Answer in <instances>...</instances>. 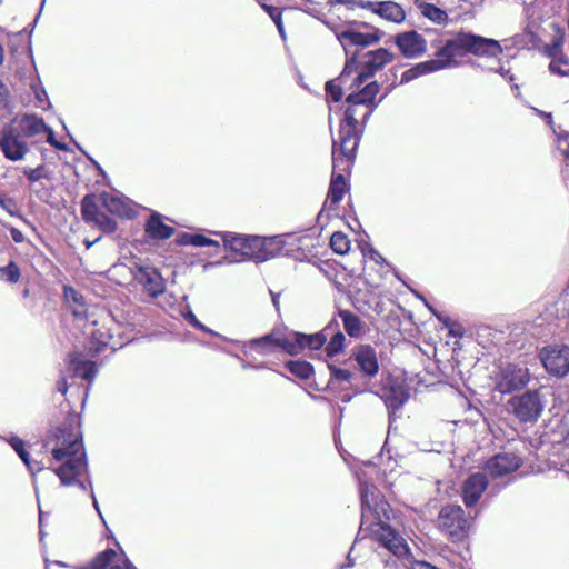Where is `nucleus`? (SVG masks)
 Returning <instances> with one entry per match:
<instances>
[{
  "label": "nucleus",
  "mask_w": 569,
  "mask_h": 569,
  "mask_svg": "<svg viewBox=\"0 0 569 569\" xmlns=\"http://www.w3.org/2000/svg\"><path fill=\"white\" fill-rule=\"evenodd\" d=\"M16 122L17 118H13L0 129V150L3 157L12 162L22 160L30 150L19 128H16Z\"/></svg>",
  "instance_id": "11"
},
{
  "label": "nucleus",
  "mask_w": 569,
  "mask_h": 569,
  "mask_svg": "<svg viewBox=\"0 0 569 569\" xmlns=\"http://www.w3.org/2000/svg\"><path fill=\"white\" fill-rule=\"evenodd\" d=\"M80 206L82 219L88 223H93L98 216L101 214V211L99 210L96 202V196L93 193L86 194L82 198Z\"/></svg>",
  "instance_id": "34"
},
{
  "label": "nucleus",
  "mask_w": 569,
  "mask_h": 569,
  "mask_svg": "<svg viewBox=\"0 0 569 569\" xmlns=\"http://www.w3.org/2000/svg\"><path fill=\"white\" fill-rule=\"evenodd\" d=\"M0 207L6 210L11 217H17V202L13 198L0 194Z\"/></svg>",
  "instance_id": "47"
},
{
  "label": "nucleus",
  "mask_w": 569,
  "mask_h": 569,
  "mask_svg": "<svg viewBox=\"0 0 569 569\" xmlns=\"http://www.w3.org/2000/svg\"><path fill=\"white\" fill-rule=\"evenodd\" d=\"M359 247L363 257H367L373 260L375 262L378 261L379 259H382L380 252L376 250L370 242H360Z\"/></svg>",
  "instance_id": "45"
},
{
  "label": "nucleus",
  "mask_w": 569,
  "mask_h": 569,
  "mask_svg": "<svg viewBox=\"0 0 569 569\" xmlns=\"http://www.w3.org/2000/svg\"><path fill=\"white\" fill-rule=\"evenodd\" d=\"M8 229L10 231L12 240L16 243H22L24 241V236L19 229H17L16 227H12V226H10Z\"/></svg>",
  "instance_id": "55"
},
{
  "label": "nucleus",
  "mask_w": 569,
  "mask_h": 569,
  "mask_svg": "<svg viewBox=\"0 0 569 569\" xmlns=\"http://www.w3.org/2000/svg\"><path fill=\"white\" fill-rule=\"evenodd\" d=\"M193 247H198V248L216 247V248H219L220 243H219V241H217L214 239H211L209 237H206L202 233H196L194 246Z\"/></svg>",
  "instance_id": "48"
},
{
  "label": "nucleus",
  "mask_w": 569,
  "mask_h": 569,
  "mask_svg": "<svg viewBox=\"0 0 569 569\" xmlns=\"http://www.w3.org/2000/svg\"><path fill=\"white\" fill-rule=\"evenodd\" d=\"M183 319L194 329L200 328L201 321L197 318V316L193 313L192 309L188 306L182 312H181Z\"/></svg>",
  "instance_id": "51"
},
{
  "label": "nucleus",
  "mask_w": 569,
  "mask_h": 569,
  "mask_svg": "<svg viewBox=\"0 0 569 569\" xmlns=\"http://www.w3.org/2000/svg\"><path fill=\"white\" fill-rule=\"evenodd\" d=\"M194 237L196 233L182 232L177 237L176 241L179 246H194Z\"/></svg>",
  "instance_id": "53"
},
{
  "label": "nucleus",
  "mask_w": 569,
  "mask_h": 569,
  "mask_svg": "<svg viewBox=\"0 0 569 569\" xmlns=\"http://www.w3.org/2000/svg\"><path fill=\"white\" fill-rule=\"evenodd\" d=\"M338 316L342 321L345 331L351 338H357L362 333L363 323L361 319L350 310L340 309Z\"/></svg>",
  "instance_id": "31"
},
{
  "label": "nucleus",
  "mask_w": 569,
  "mask_h": 569,
  "mask_svg": "<svg viewBox=\"0 0 569 569\" xmlns=\"http://www.w3.org/2000/svg\"><path fill=\"white\" fill-rule=\"evenodd\" d=\"M0 438L10 445V447L14 450L23 465L27 467L28 471L32 476V485L36 490V495H38L36 473L42 471L44 466L41 462L31 459L29 451L26 449V442L20 437L11 435L8 438L2 436H0ZM37 499L39 500V496H37Z\"/></svg>",
  "instance_id": "23"
},
{
  "label": "nucleus",
  "mask_w": 569,
  "mask_h": 569,
  "mask_svg": "<svg viewBox=\"0 0 569 569\" xmlns=\"http://www.w3.org/2000/svg\"><path fill=\"white\" fill-rule=\"evenodd\" d=\"M357 127L352 109L345 110L338 139L332 138V173H342L343 177L350 173L362 137V130Z\"/></svg>",
  "instance_id": "3"
},
{
  "label": "nucleus",
  "mask_w": 569,
  "mask_h": 569,
  "mask_svg": "<svg viewBox=\"0 0 569 569\" xmlns=\"http://www.w3.org/2000/svg\"><path fill=\"white\" fill-rule=\"evenodd\" d=\"M488 488L487 476L482 472L471 473L462 486V500L467 508L475 507Z\"/></svg>",
  "instance_id": "22"
},
{
  "label": "nucleus",
  "mask_w": 569,
  "mask_h": 569,
  "mask_svg": "<svg viewBox=\"0 0 569 569\" xmlns=\"http://www.w3.org/2000/svg\"><path fill=\"white\" fill-rule=\"evenodd\" d=\"M336 36L345 50L346 58H348L352 53L350 51L351 47L365 48L378 43L381 40L383 32L378 28H372L371 32L363 33L352 27H348L340 32H337Z\"/></svg>",
  "instance_id": "17"
},
{
  "label": "nucleus",
  "mask_w": 569,
  "mask_h": 569,
  "mask_svg": "<svg viewBox=\"0 0 569 569\" xmlns=\"http://www.w3.org/2000/svg\"><path fill=\"white\" fill-rule=\"evenodd\" d=\"M42 133H46V142L49 143L51 147H54L58 143V140L56 139V133L50 126L47 124V129H44Z\"/></svg>",
  "instance_id": "54"
},
{
  "label": "nucleus",
  "mask_w": 569,
  "mask_h": 569,
  "mask_svg": "<svg viewBox=\"0 0 569 569\" xmlns=\"http://www.w3.org/2000/svg\"><path fill=\"white\" fill-rule=\"evenodd\" d=\"M401 66H395L392 68L389 69L388 73L386 74V79L388 81V84H391V82L396 79H397V72H398V69L400 68Z\"/></svg>",
  "instance_id": "63"
},
{
  "label": "nucleus",
  "mask_w": 569,
  "mask_h": 569,
  "mask_svg": "<svg viewBox=\"0 0 569 569\" xmlns=\"http://www.w3.org/2000/svg\"><path fill=\"white\" fill-rule=\"evenodd\" d=\"M13 106L10 101V93L8 87L0 80V109L7 113L12 112Z\"/></svg>",
  "instance_id": "44"
},
{
  "label": "nucleus",
  "mask_w": 569,
  "mask_h": 569,
  "mask_svg": "<svg viewBox=\"0 0 569 569\" xmlns=\"http://www.w3.org/2000/svg\"><path fill=\"white\" fill-rule=\"evenodd\" d=\"M521 466V459L513 452H501L491 457L486 462V470L492 477H502L518 470Z\"/></svg>",
  "instance_id": "21"
},
{
  "label": "nucleus",
  "mask_w": 569,
  "mask_h": 569,
  "mask_svg": "<svg viewBox=\"0 0 569 569\" xmlns=\"http://www.w3.org/2000/svg\"><path fill=\"white\" fill-rule=\"evenodd\" d=\"M68 359L69 369L74 377H80L89 383L93 382L98 373V367L94 361L86 359L79 352L69 353Z\"/></svg>",
  "instance_id": "26"
},
{
  "label": "nucleus",
  "mask_w": 569,
  "mask_h": 569,
  "mask_svg": "<svg viewBox=\"0 0 569 569\" xmlns=\"http://www.w3.org/2000/svg\"><path fill=\"white\" fill-rule=\"evenodd\" d=\"M329 335H331V337L328 343L326 342L325 345V352L327 357L333 358L345 350L346 337L340 330V326L338 329H331Z\"/></svg>",
  "instance_id": "32"
},
{
  "label": "nucleus",
  "mask_w": 569,
  "mask_h": 569,
  "mask_svg": "<svg viewBox=\"0 0 569 569\" xmlns=\"http://www.w3.org/2000/svg\"><path fill=\"white\" fill-rule=\"evenodd\" d=\"M129 270L134 281L141 284L151 298H157L166 292V280L156 267L133 256L129 261Z\"/></svg>",
  "instance_id": "8"
},
{
  "label": "nucleus",
  "mask_w": 569,
  "mask_h": 569,
  "mask_svg": "<svg viewBox=\"0 0 569 569\" xmlns=\"http://www.w3.org/2000/svg\"><path fill=\"white\" fill-rule=\"evenodd\" d=\"M51 566H54V567H58L59 569H70V566L64 563L63 561H60V560H56V561H49L48 559L46 560V569H51L50 567Z\"/></svg>",
  "instance_id": "62"
},
{
  "label": "nucleus",
  "mask_w": 569,
  "mask_h": 569,
  "mask_svg": "<svg viewBox=\"0 0 569 569\" xmlns=\"http://www.w3.org/2000/svg\"><path fill=\"white\" fill-rule=\"evenodd\" d=\"M16 128H19L26 139L41 134L47 129V123L36 113H24L19 120L17 119Z\"/></svg>",
  "instance_id": "28"
},
{
  "label": "nucleus",
  "mask_w": 569,
  "mask_h": 569,
  "mask_svg": "<svg viewBox=\"0 0 569 569\" xmlns=\"http://www.w3.org/2000/svg\"><path fill=\"white\" fill-rule=\"evenodd\" d=\"M261 8L266 13H268L270 19L274 22V24L277 22H280V20L282 19V12L278 7L268 3H261Z\"/></svg>",
  "instance_id": "49"
},
{
  "label": "nucleus",
  "mask_w": 569,
  "mask_h": 569,
  "mask_svg": "<svg viewBox=\"0 0 569 569\" xmlns=\"http://www.w3.org/2000/svg\"><path fill=\"white\" fill-rule=\"evenodd\" d=\"M530 381V372L527 367L508 363L497 375L496 390L502 395H511L523 389Z\"/></svg>",
  "instance_id": "14"
},
{
  "label": "nucleus",
  "mask_w": 569,
  "mask_h": 569,
  "mask_svg": "<svg viewBox=\"0 0 569 569\" xmlns=\"http://www.w3.org/2000/svg\"><path fill=\"white\" fill-rule=\"evenodd\" d=\"M546 389L539 387L515 395L508 400L510 412L523 423L538 421L546 407Z\"/></svg>",
  "instance_id": "6"
},
{
  "label": "nucleus",
  "mask_w": 569,
  "mask_h": 569,
  "mask_svg": "<svg viewBox=\"0 0 569 569\" xmlns=\"http://www.w3.org/2000/svg\"><path fill=\"white\" fill-rule=\"evenodd\" d=\"M437 527L451 542H461L468 537L469 522L459 505L443 506L438 515Z\"/></svg>",
  "instance_id": "7"
},
{
  "label": "nucleus",
  "mask_w": 569,
  "mask_h": 569,
  "mask_svg": "<svg viewBox=\"0 0 569 569\" xmlns=\"http://www.w3.org/2000/svg\"><path fill=\"white\" fill-rule=\"evenodd\" d=\"M339 321L337 319H331L328 325L319 332L316 333H303V332H292L291 337H288V342H286V347L288 348V355L296 356L305 348L310 350H319L321 349L327 340L331 329H338Z\"/></svg>",
  "instance_id": "13"
},
{
  "label": "nucleus",
  "mask_w": 569,
  "mask_h": 569,
  "mask_svg": "<svg viewBox=\"0 0 569 569\" xmlns=\"http://www.w3.org/2000/svg\"><path fill=\"white\" fill-rule=\"evenodd\" d=\"M412 569H432V566L426 561H416Z\"/></svg>",
  "instance_id": "64"
},
{
  "label": "nucleus",
  "mask_w": 569,
  "mask_h": 569,
  "mask_svg": "<svg viewBox=\"0 0 569 569\" xmlns=\"http://www.w3.org/2000/svg\"><path fill=\"white\" fill-rule=\"evenodd\" d=\"M144 231L153 240H167L174 233V228L166 224L159 212L152 211L146 221Z\"/></svg>",
  "instance_id": "27"
},
{
  "label": "nucleus",
  "mask_w": 569,
  "mask_h": 569,
  "mask_svg": "<svg viewBox=\"0 0 569 569\" xmlns=\"http://www.w3.org/2000/svg\"><path fill=\"white\" fill-rule=\"evenodd\" d=\"M68 388V382L64 377H61L56 383V391L60 392L61 395H66Z\"/></svg>",
  "instance_id": "60"
},
{
  "label": "nucleus",
  "mask_w": 569,
  "mask_h": 569,
  "mask_svg": "<svg viewBox=\"0 0 569 569\" xmlns=\"http://www.w3.org/2000/svg\"><path fill=\"white\" fill-rule=\"evenodd\" d=\"M398 87L397 81H392L385 88L383 94L377 100V94L380 91V83L377 80H372L368 83H363L358 88H351L352 91L346 97L345 102L348 104L346 110L352 109L356 116V106L371 107V111L382 102V100L389 96Z\"/></svg>",
  "instance_id": "9"
},
{
  "label": "nucleus",
  "mask_w": 569,
  "mask_h": 569,
  "mask_svg": "<svg viewBox=\"0 0 569 569\" xmlns=\"http://www.w3.org/2000/svg\"><path fill=\"white\" fill-rule=\"evenodd\" d=\"M350 360L356 362L357 370L362 377L372 379L379 372L377 351L371 345H358L352 349Z\"/></svg>",
  "instance_id": "18"
},
{
  "label": "nucleus",
  "mask_w": 569,
  "mask_h": 569,
  "mask_svg": "<svg viewBox=\"0 0 569 569\" xmlns=\"http://www.w3.org/2000/svg\"><path fill=\"white\" fill-rule=\"evenodd\" d=\"M286 342H288V337L278 338L274 332L271 331L262 337L253 338L248 341H240L239 345H242L243 349L250 348L260 355H270L278 349L288 353V348L284 346ZM244 353H247V350H244Z\"/></svg>",
  "instance_id": "20"
},
{
  "label": "nucleus",
  "mask_w": 569,
  "mask_h": 569,
  "mask_svg": "<svg viewBox=\"0 0 569 569\" xmlns=\"http://www.w3.org/2000/svg\"><path fill=\"white\" fill-rule=\"evenodd\" d=\"M538 358L546 372L556 379H563L569 375V347L552 343L542 347Z\"/></svg>",
  "instance_id": "10"
},
{
  "label": "nucleus",
  "mask_w": 569,
  "mask_h": 569,
  "mask_svg": "<svg viewBox=\"0 0 569 569\" xmlns=\"http://www.w3.org/2000/svg\"><path fill=\"white\" fill-rule=\"evenodd\" d=\"M40 10H42V8ZM40 14H41V11H39L38 14L36 16V18L33 19V21L28 27H26L22 31H20L19 33L20 34L26 33L30 38L36 28V24H37L39 18H40Z\"/></svg>",
  "instance_id": "59"
},
{
  "label": "nucleus",
  "mask_w": 569,
  "mask_h": 569,
  "mask_svg": "<svg viewBox=\"0 0 569 569\" xmlns=\"http://www.w3.org/2000/svg\"><path fill=\"white\" fill-rule=\"evenodd\" d=\"M286 369L299 379L307 380L315 373L313 366L306 360H288Z\"/></svg>",
  "instance_id": "35"
},
{
  "label": "nucleus",
  "mask_w": 569,
  "mask_h": 569,
  "mask_svg": "<svg viewBox=\"0 0 569 569\" xmlns=\"http://www.w3.org/2000/svg\"><path fill=\"white\" fill-rule=\"evenodd\" d=\"M419 9L421 14L433 23L446 24L448 21L447 12L433 3L421 2Z\"/></svg>",
  "instance_id": "33"
},
{
  "label": "nucleus",
  "mask_w": 569,
  "mask_h": 569,
  "mask_svg": "<svg viewBox=\"0 0 569 569\" xmlns=\"http://www.w3.org/2000/svg\"><path fill=\"white\" fill-rule=\"evenodd\" d=\"M395 58L396 56L386 48H378L366 52L355 49L350 57L346 58L343 69L340 72V80L357 72V76L352 79L351 88H358L371 79L385 66L392 62Z\"/></svg>",
  "instance_id": "4"
},
{
  "label": "nucleus",
  "mask_w": 569,
  "mask_h": 569,
  "mask_svg": "<svg viewBox=\"0 0 569 569\" xmlns=\"http://www.w3.org/2000/svg\"><path fill=\"white\" fill-rule=\"evenodd\" d=\"M286 239H292L298 243L301 242V238H297L293 233L276 234L271 237H259L258 241V256H256V262H264L277 256H290L292 249H287L288 244ZM299 248V244H297Z\"/></svg>",
  "instance_id": "15"
},
{
  "label": "nucleus",
  "mask_w": 569,
  "mask_h": 569,
  "mask_svg": "<svg viewBox=\"0 0 569 569\" xmlns=\"http://www.w3.org/2000/svg\"><path fill=\"white\" fill-rule=\"evenodd\" d=\"M93 223L98 226L99 229L102 230L104 233H113L118 228L117 221L103 212H101V214L98 216L97 220Z\"/></svg>",
  "instance_id": "40"
},
{
  "label": "nucleus",
  "mask_w": 569,
  "mask_h": 569,
  "mask_svg": "<svg viewBox=\"0 0 569 569\" xmlns=\"http://www.w3.org/2000/svg\"><path fill=\"white\" fill-rule=\"evenodd\" d=\"M431 313L446 327L450 326V319L445 313L437 311L435 308L431 310Z\"/></svg>",
  "instance_id": "61"
},
{
  "label": "nucleus",
  "mask_w": 569,
  "mask_h": 569,
  "mask_svg": "<svg viewBox=\"0 0 569 569\" xmlns=\"http://www.w3.org/2000/svg\"><path fill=\"white\" fill-rule=\"evenodd\" d=\"M471 53L481 57H498L502 53L499 41L486 38L472 32L460 31L447 39L436 52V58L427 60L431 64L432 72L447 68L458 67L456 57Z\"/></svg>",
  "instance_id": "2"
},
{
  "label": "nucleus",
  "mask_w": 569,
  "mask_h": 569,
  "mask_svg": "<svg viewBox=\"0 0 569 569\" xmlns=\"http://www.w3.org/2000/svg\"><path fill=\"white\" fill-rule=\"evenodd\" d=\"M328 369L331 380H337L339 382H349L353 376L350 370L337 367L332 363L328 365Z\"/></svg>",
  "instance_id": "41"
},
{
  "label": "nucleus",
  "mask_w": 569,
  "mask_h": 569,
  "mask_svg": "<svg viewBox=\"0 0 569 569\" xmlns=\"http://www.w3.org/2000/svg\"><path fill=\"white\" fill-rule=\"evenodd\" d=\"M381 530L382 533L377 536V540L382 547L398 558L410 555V548L406 540L389 523H385Z\"/></svg>",
  "instance_id": "24"
},
{
  "label": "nucleus",
  "mask_w": 569,
  "mask_h": 569,
  "mask_svg": "<svg viewBox=\"0 0 569 569\" xmlns=\"http://www.w3.org/2000/svg\"><path fill=\"white\" fill-rule=\"evenodd\" d=\"M21 270L18 263L10 260L8 264L0 267V280L8 283H17L20 280Z\"/></svg>",
  "instance_id": "38"
},
{
  "label": "nucleus",
  "mask_w": 569,
  "mask_h": 569,
  "mask_svg": "<svg viewBox=\"0 0 569 569\" xmlns=\"http://www.w3.org/2000/svg\"><path fill=\"white\" fill-rule=\"evenodd\" d=\"M63 295H64L66 300L69 302H73L81 307L84 306V303H86L84 297L78 290H76L73 287L64 286Z\"/></svg>",
  "instance_id": "43"
},
{
  "label": "nucleus",
  "mask_w": 569,
  "mask_h": 569,
  "mask_svg": "<svg viewBox=\"0 0 569 569\" xmlns=\"http://www.w3.org/2000/svg\"><path fill=\"white\" fill-rule=\"evenodd\" d=\"M77 417L68 418V427H57L49 431L47 443L56 441L51 455L56 461L62 462L53 471L64 487L77 486L80 490H93L87 453L83 447L82 436L73 435L72 425Z\"/></svg>",
  "instance_id": "1"
},
{
  "label": "nucleus",
  "mask_w": 569,
  "mask_h": 569,
  "mask_svg": "<svg viewBox=\"0 0 569 569\" xmlns=\"http://www.w3.org/2000/svg\"><path fill=\"white\" fill-rule=\"evenodd\" d=\"M359 495L361 505V523L355 542L360 539V535L365 530V523L368 513L373 517V525L379 526V528L382 529V526L388 523L390 520V515L392 511L390 505L373 485H370L366 481H360ZM371 526L372 523L370 527Z\"/></svg>",
  "instance_id": "5"
},
{
  "label": "nucleus",
  "mask_w": 569,
  "mask_h": 569,
  "mask_svg": "<svg viewBox=\"0 0 569 569\" xmlns=\"http://www.w3.org/2000/svg\"><path fill=\"white\" fill-rule=\"evenodd\" d=\"M348 189L346 177L342 173H332L329 191L327 194V202L330 209H336L338 203L342 200L346 190Z\"/></svg>",
  "instance_id": "29"
},
{
  "label": "nucleus",
  "mask_w": 569,
  "mask_h": 569,
  "mask_svg": "<svg viewBox=\"0 0 569 569\" xmlns=\"http://www.w3.org/2000/svg\"><path fill=\"white\" fill-rule=\"evenodd\" d=\"M24 176L30 182H37L42 178L47 177V169L43 164H40L36 168H26L23 170Z\"/></svg>",
  "instance_id": "42"
},
{
  "label": "nucleus",
  "mask_w": 569,
  "mask_h": 569,
  "mask_svg": "<svg viewBox=\"0 0 569 569\" xmlns=\"http://www.w3.org/2000/svg\"><path fill=\"white\" fill-rule=\"evenodd\" d=\"M381 398L389 410V416L399 410L409 399L406 386L397 378L388 376L378 391L375 392Z\"/></svg>",
  "instance_id": "16"
},
{
  "label": "nucleus",
  "mask_w": 569,
  "mask_h": 569,
  "mask_svg": "<svg viewBox=\"0 0 569 569\" xmlns=\"http://www.w3.org/2000/svg\"><path fill=\"white\" fill-rule=\"evenodd\" d=\"M347 78L340 80V74L332 79L328 80L325 83V91L328 97V100L332 102H340L343 97L342 86L346 83Z\"/></svg>",
  "instance_id": "37"
},
{
  "label": "nucleus",
  "mask_w": 569,
  "mask_h": 569,
  "mask_svg": "<svg viewBox=\"0 0 569 569\" xmlns=\"http://www.w3.org/2000/svg\"><path fill=\"white\" fill-rule=\"evenodd\" d=\"M102 206L111 213L121 218L131 219L136 216V211L131 206V201L122 194L114 196L109 192L100 194Z\"/></svg>",
  "instance_id": "25"
},
{
  "label": "nucleus",
  "mask_w": 569,
  "mask_h": 569,
  "mask_svg": "<svg viewBox=\"0 0 569 569\" xmlns=\"http://www.w3.org/2000/svg\"><path fill=\"white\" fill-rule=\"evenodd\" d=\"M34 97H36V99L39 102L47 101L48 107L51 106L50 101H49V98H48V94H47V92H46V90L43 88H41V89L36 88L34 89Z\"/></svg>",
  "instance_id": "58"
},
{
  "label": "nucleus",
  "mask_w": 569,
  "mask_h": 569,
  "mask_svg": "<svg viewBox=\"0 0 569 569\" xmlns=\"http://www.w3.org/2000/svg\"><path fill=\"white\" fill-rule=\"evenodd\" d=\"M431 72H432V67H431V64L427 63V60L416 63L413 67H411L410 69L402 72L400 82L397 84L399 86V84L408 83L421 76H425V74H428Z\"/></svg>",
  "instance_id": "36"
},
{
  "label": "nucleus",
  "mask_w": 569,
  "mask_h": 569,
  "mask_svg": "<svg viewBox=\"0 0 569 569\" xmlns=\"http://www.w3.org/2000/svg\"><path fill=\"white\" fill-rule=\"evenodd\" d=\"M330 247L335 253L342 256L349 251L350 240L343 232L336 231L330 237Z\"/></svg>",
  "instance_id": "39"
},
{
  "label": "nucleus",
  "mask_w": 569,
  "mask_h": 569,
  "mask_svg": "<svg viewBox=\"0 0 569 569\" xmlns=\"http://www.w3.org/2000/svg\"><path fill=\"white\" fill-rule=\"evenodd\" d=\"M492 71L501 74L505 79H507L509 82L515 80V76L510 72L509 69H505L503 66H500L497 69H491Z\"/></svg>",
  "instance_id": "57"
},
{
  "label": "nucleus",
  "mask_w": 569,
  "mask_h": 569,
  "mask_svg": "<svg viewBox=\"0 0 569 569\" xmlns=\"http://www.w3.org/2000/svg\"><path fill=\"white\" fill-rule=\"evenodd\" d=\"M375 13L396 23L402 22L406 18V13L401 6L393 1H378Z\"/></svg>",
  "instance_id": "30"
},
{
  "label": "nucleus",
  "mask_w": 569,
  "mask_h": 569,
  "mask_svg": "<svg viewBox=\"0 0 569 569\" xmlns=\"http://www.w3.org/2000/svg\"><path fill=\"white\" fill-rule=\"evenodd\" d=\"M212 233L221 237L226 249L234 253L230 262H241L246 260L256 262L259 236H242L229 231H217Z\"/></svg>",
  "instance_id": "12"
},
{
  "label": "nucleus",
  "mask_w": 569,
  "mask_h": 569,
  "mask_svg": "<svg viewBox=\"0 0 569 569\" xmlns=\"http://www.w3.org/2000/svg\"><path fill=\"white\" fill-rule=\"evenodd\" d=\"M196 329H197V330H200V331H202V332H206V333H208V335H210V336L218 337L219 339H221V340H223V341H229V342H231V343H236V345H239V343H240V341H239V340L229 339L228 337L222 336L221 333H219V332L214 331L213 329H211V328L207 327V326H206V325H203L202 322H201L200 328H196Z\"/></svg>",
  "instance_id": "52"
},
{
  "label": "nucleus",
  "mask_w": 569,
  "mask_h": 569,
  "mask_svg": "<svg viewBox=\"0 0 569 569\" xmlns=\"http://www.w3.org/2000/svg\"><path fill=\"white\" fill-rule=\"evenodd\" d=\"M401 54L407 59H415L422 56L427 50V41L416 30L397 33L392 38Z\"/></svg>",
  "instance_id": "19"
},
{
  "label": "nucleus",
  "mask_w": 569,
  "mask_h": 569,
  "mask_svg": "<svg viewBox=\"0 0 569 569\" xmlns=\"http://www.w3.org/2000/svg\"><path fill=\"white\" fill-rule=\"evenodd\" d=\"M563 39L562 37H556L551 43L546 47V53L550 58H556L562 50Z\"/></svg>",
  "instance_id": "46"
},
{
  "label": "nucleus",
  "mask_w": 569,
  "mask_h": 569,
  "mask_svg": "<svg viewBox=\"0 0 569 569\" xmlns=\"http://www.w3.org/2000/svg\"><path fill=\"white\" fill-rule=\"evenodd\" d=\"M356 3L359 8L370 10L373 13H375V10H377V6H378V2L369 1V0H359Z\"/></svg>",
  "instance_id": "56"
},
{
  "label": "nucleus",
  "mask_w": 569,
  "mask_h": 569,
  "mask_svg": "<svg viewBox=\"0 0 569 569\" xmlns=\"http://www.w3.org/2000/svg\"><path fill=\"white\" fill-rule=\"evenodd\" d=\"M60 121H61V123H62V127H63L64 131L67 132V134H68V137L70 138V140L74 143V146L77 147V149H78V150H80V151H81V152L87 157V159H88V160H90V161L93 163V166H94V167H96V168H97L101 173H103V174H104V172H103V170H102L101 166H100V164H99V163H98L93 158H91V157H90V156H89V154H88V153L82 149V147H81V146H80V144L74 140V138H73V137L71 136V133L69 132V130H68V128H67L66 123L63 122V120H60Z\"/></svg>",
  "instance_id": "50"
}]
</instances>
